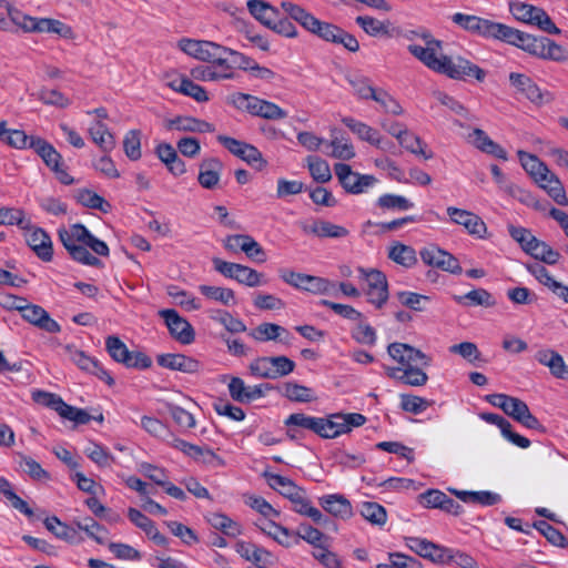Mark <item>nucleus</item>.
Wrapping results in <instances>:
<instances>
[{"instance_id": "nucleus-1", "label": "nucleus", "mask_w": 568, "mask_h": 568, "mask_svg": "<svg viewBox=\"0 0 568 568\" xmlns=\"http://www.w3.org/2000/svg\"><path fill=\"white\" fill-rule=\"evenodd\" d=\"M58 234L69 255L81 264L89 266L101 264L100 260L88 251V247L100 256L109 255L110 251L106 243L91 234L83 224L75 223L68 229H60Z\"/></svg>"}, {"instance_id": "nucleus-2", "label": "nucleus", "mask_w": 568, "mask_h": 568, "mask_svg": "<svg viewBox=\"0 0 568 568\" xmlns=\"http://www.w3.org/2000/svg\"><path fill=\"white\" fill-rule=\"evenodd\" d=\"M509 11L516 20L535 26L548 34L561 33L542 8L523 1H510Z\"/></svg>"}, {"instance_id": "nucleus-3", "label": "nucleus", "mask_w": 568, "mask_h": 568, "mask_svg": "<svg viewBox=\"0 0 568 568\" xmlns=\"http://www.w3.org/2000/svg\"><path fill=\"white\" fill-rule=\"evenodd\" d=\"M366 417L358 413L332 414L328 417H320L317 435L323 438H336L349 433L354 427L364 425Z\"/></svg>"}, {"instance_id": "nucleus-4", "label": "nucleus", "mask_w": 568, "mask_h": 568, "mask_svg": "<svg viewBox=\"0 0 568 568\" xmlns=\"http://www.w3.org/2000/svg\"><path fill=\"white\" fill-rule=\"evenodd\" d=\"M295 368V363L286 356H263L252 361L248 369L257 378L276 379L287 376Z\"/></svg>"}, {"instance_id": "nucleus-5", "label": "nucleus", "mask_w": 568, "mask_h": 568, "mask_svg": "<svg viewBox=\"0 0 568 568\" xmlns=\"http://www.w3.org/2000/svg\"><path fill=\"white\" fill-rule=\"evenodd\" d=\"M232 101L237 109L247 111L254 116L267 120H281L287 116V112L277 104L246 93H236Z\"/></svg>"}, {"instance_id": "nucleus-6", "label": "nucleus", "mask_w": 568, "mask_h": 568, "mask_svg": "<svg viewBox=\"0 0 568 568\" xmlns=\"http://www.w3.org/2000/svg\"><path fill=\"white\" fill-rule=\"evenodd\" d=\"M334 172L343 189L354 195L368 192V190L374 187L378 182L374 175L354 172L352 168L345 163H336L334 165Z\"/></svg>"}, {"instance_id": "nucleus-7", "label": "nucleus", "mask_w": 568, "mask_h": 568, "mask_svg": "<svg viewBox=\"0 0 568 568\" xmlns=\"http://www.w3.org/2000/svg\"><path fill=\"white\" fill-rule=\"evenodd\" d=\"M438 73L445 74L454 80H467L475 78L477 81L483 82L486 78V72L474 64L469 60L457 57L455 59L442 54V63Z\"/></svg>"}, {"instance_id": "nucleus-8", "label": "nucleus", "mask_w": 568, "mask_h": 568, "mask_svg": "<svg viewBox=\"0 0 568 568\" xmlns=\"http://www.w3.org/2000/svg\"><path fill=\"white\" fill-rule=\"evenodd\" d=\"M214 270L227 278L235 280L248 287L262 285V274L246 265L226 262L220 257L212 258Z\"/></svg>"}, {"instance_id": "nucleus-9", "label": "nucleus", "mask_w": 568, "mask_h": 568, "mask_svg": "<svg viewBox=\"0 0 568 568\" xmlns=\"http://www.w3.org/2000/svg\"><path fill=\"white\" fill-rule=\"evenodd\" d=\"M280 277L286 284L313 294H328L335 286L326 278L297 273L287 268L280 271Z\"/></svg>"}, {"instance_id": "nucleus-10", "label": "nucleus", "mask_w": 568, "mask_h": 568, "mask_svg": "<svg viewBox=\"0 0 568 568\" xmlns=\"http://www.w3.org/2000/svg\"><path fill=\"white\" fill-rule=\"evenodd\" d=\"M361 277L366 281L368 303L373 304L376 308H382L388 300V283L385 274L378 270L358 268Z\"/></svg>"}, {"instance_id": "nucleus-11", "label": "nucleus", "mask_w": 568, "mask_h": 568, "mask_svg": "<svg viewBox=\"0 0 568 568\" xmlns=\"http://www.w3.org/2000/svg\"><path fill=\"white\" fill-rule=\"evenodd\" d=\"M31 149L42 159L48 168H50L57 175V179L65 185L73 183V178L67 172L61 163V154L54 149L52 144L39 138L32 140Z\"/></svg>"}, {"instance_id": "nucleus-12", "label": "nucleus", "mask_w": 568, "mask_h": 568, "mask_svg": "<svg viewBox=\"0 0 568 568\" xmlns=\"http://www.w3.org/2000/svg\"><path fill=\"white\" fill-rule=\"evenodd\" d=\"M387 353L399 364L397 368H408L416 365L428 367L432 363L430 356L405 343L389 344Z\"/></svg>"}, {"instance_id": "nucleus-13", "label": "nucleus", "mask_w": 568, "mask_h": 568, "mask_svg": "<svg viewBox=\"0 0 568 568\" xmlns=\"http://www.w3.org/2000/svg\"><path fill=\"white\" fill-rule=\"evenodd\" d=\"M446 212L450 221L457 225L464 226L470 236L479 240L488 237L487 225L476 213L455 206H448Z\"/></svg>"}, {"instance_id": "nucleus-14", "label": "nucleus", "mask_w": 568, "mask_h": 568, "mask_svg": "<svg viewBox=\"0 0 568 568\" xmlns=\"http://www.w3.org/2000/svg\"><path fill=\"white\" fill-rule=\"evenodd\" d=\"M179 48L190 57L210 63L217 52H225L226 47L206 40L183 38L178 43Z\"/></svg>"}, {"instance_id": "nucleus-15", "label": "nucleus", "mask_w": 568, "mask_h": 568, "mask_svg": "<svg viewBox=\"0 0 568 568\" xmlns=\"http://www.w3.org/2000/svg\"><path fill=\"white\" fill-rule=\"evenodd\" d=\"M526 52L542 60L555 62L568 61V51L546 37H535Z\"/></svg>"}, {"instance_id": "nucleus-16", "label": "nucleus", "mask_w": 568, "mask_h": 568, "mask_svg": "<svg viewBox=\"0 0 568 568\" xmlns=\"http://www.w3.org/2000/svg\"><path fill=\"white\" fill-rule=\"evenodd\" d=\"M159 315L164 320L171 335L182 344H190L194 341L192 325L181 317L175 310H161Z\"/></svg>"}, {"instance_id": "nucleus-17", "label": "nucleus", "mask_w": 568, "mask_h": 568, "mask_svg": "<svg viewBox=\"0 0 568 568\" xmlns=\"http://www.w3.org/2000/svg\"><path fill=\"white\" fill-rule=\"evenodd\" d=\"M407 50L428 69L438 72L442 63V55L437 57V54L442 51V41L436 39L425 43L424 47L412 43L408 44Z\"/></svg>"}, {"instance_id": "nucleus-18", "label": "nucleus", "mask_w": 568, "mask_h": 568, "mask_svg": "<svg viewBox=\"0 0 568 568\" xmlns=\"http://www.w3.org/2000/svg\"><path fill=\"white\" fill-rule=\"evenodd\" d=\"M216 139L230 153L251 165L263 161L262 153L250 143L227 135H217Z\"/></svg>"}, {"instance_id": "nucleus-19", "label": "nucleus", "mask_w": 568, "mask_h": 568, "mask_svg": "<svg viewBox=\"0 0 568 568\" xmlns=\"http://www.w3.org/2000/svg\"><path fill=\"white\" fill-rule=\"evenodd\" d=\"M26 239L30 248L43 262H50L53 258V247L50 235L41 227L31 224L30 230H26Z\"/></svg>"}, {"instance_id": "nucleus-20", "label": "nucleus", "mask_w": 568, "mask_h": 568, "mask_svg": "<svg viewBox=\"0 0 568 568\" xmlns=\"http://www.w3.org/2000/svg\"><path fill=\"white\" fill-rule=\"evenodd\" d=\"M230 396L239 403H251L264 396V389L270 390V384L255 385L253 387L246 386L244 381L240 377H232L229 385Z\"/></svg>"}, {"instance_id": "nucleus-21", "label": "nucleus", "mask_w": 568, "mask_h": 568, "mask_svg": "<svg viewBox=\"0 0 568 568\" xmlns=\"http://www.w3.org/2000/svg\"><path fill=\"white\" fill-rule=\"evenodd\" d=\"M21 316L24 321L48 333H59L61 331L58 322L51 318L49 313L40 305L28 302L21 312Z\"/></svg>"}, {"instance_id": "nucleus-22", "label": "nucleus", "mask_w": 568, "mask_h": 568, "mask_svg": "<svg viewBox=\"0 0 568 568\" xmlns=\"http://www.w3.org/2000/svg\"><path fill=\"white\" fill-rule=\"evenodd\" d=\"M164 128L169 132L206 133L215 130L214 125L190 115H179L164 121Z\"/></svg>"}, {"instance_id": "nucleus-23", "label": "nucleus", "mask_w": 568, "mask_h": 568, "mask_svg": "<svg viewBox=\"0 0 568 568\" xmlns=\"http://www.w3.org/2000/svg\"><path fill=\"white\" fill-rule=\"evenodd\" d=\"M504 413L529 429H542L540 422L530 413L528 405L517 397H510Z\"/></svg>"}, {"instance_id": "nucleus-24", "label": "nucleus", "mask_w": 568, "mask_h": 568, "mask_svg": "<svg viewBox=\"0 0 568 568\" xmlns=\"http://www.w3.org/2000/svg\"><path fill=\"white\" fill-rule=\"evenodd\" d=\"M155 154L174 176L183 175L186 172L185 162L178 155L172 144L162 142L155 146Z\"/></svg>"}, {"instance_id": "nucleus-25", "label": "nucleus", "mask_w": 568, "mask_h": 568, "mask_svg": "<svg viewBox=\"0 0 568 568\" xmlns=\"http://www.w3.org/2000/svg\"><path fill=\"white\" fill-rule=\"evenodd\" d=\"M321 507L334 517L347 519L353 515L349 500L341 494H329L320 497Z\"/></svg>"}, {"instance_id": "nucleus-26", "label": "nucleus", "mask_w": 568, "mask_h": 568, "mask_svg": "<svg viewBox=\"0 0 568 568\" xmlns=\"http://www.w3.org/2000/svg\"><path fill=\"white\" fill-rule=\"evenodd\" d=\"M223 163L217 158L204 159L200 164L197 181L204 189H214L221 178Z\"/></svg>"}, {"instance_id": "nucleus-27", "label": "nucleus", "mask_w": 568, "mask_h": 568, "mask_svg": "<svg viewBox=\"0 0 568 568\" xmlns=\"http://www.w3.org/2000/svg\"><path fill=\"white\" fill-rule=\"evenodd\" d=\"M509 82L518 92L524 94L532 103H542L544 95L539 87L530 77L524 73L511 72Z\"/></svg>"}, {"instance_id": "nucleus-28", "label": "nucleus", "mask_w": 568, "mask_h": 568, "mask_svg": "<svg viewBox=\"0 0 568 568\" xmlns=\"http://www.w3.org/2000/svg\"><path fill=\"white\" fill-rule=\"evenodd\" d=\"M158 364L162 367L193 374L200 368V363L183 354H162L158 356Z\"/></svg>"}, {"instance_id": "nucleus-29", "label": "nucleus", "mask_w": 568, "mask_h": 568, "mask_svg": "<svg viewBox=\"0 0 568 568\" xmlns=\"http://www.w3.org/2000/svg\"><path fill=\"white\" fill-rule=\"evenodd\" d=\"M389 377L399 381L409 386H424L428 381V375L423 371V366L416 365L408 368H388Z\"/></svg>"}, {"instance_id": "nucleus-30", "label": "nucleus", "mask_w": 568, "mask_h": 568, "mask_svg": "<svg viewBox=\"0 0 568 568\" xmlns=\"http://www.w3.org/2000/svg\"><path fill=\"white\" fill-rule=\"evenodd\" d=\"M256 526L264 534L272 537L275 541L286 548L297 545V539H294V532L273 520H261Z\"/></svg>"}, {"instance_id": "nucleus-31", "label": "nucleus", "mask_w": 568, "mask_h": 568, "mask_svg": "<svg viewBox=\"0 0 568 568\" xmlns=\"http://www.w3.org/2000/svg\"><path fill=\"white\" fill-rule=\"evenodd\" d=\"M290 500L293 504V510L295 513L310 517L317 525H325L328 523V518L325 517L322 511L314 507L306 498L303 489H301L297 495L292 497Z\"/></svg>"}, {"instance_id": "nucleus-32", "label": "nucleus", "mask_w": 568, "mask_h": 568, "mask_svg": "<svg viewBox=\"0 0 568 568\" xmlns=\"http://www.w3.org/2000/svg\"><path fill=\"white\" fill-rule=\"evenodd\" d=\"M342 122L361 140L366 141L377 148H383L381 135L374 128L352 116L342 118Z\"/></svg>"}, {"instance_id": "nucleus-33", "label": "nucleus", "mask_w": 568, "mask_h": 568, "mask_svg": "<svg viewBox=\"0 0 568 568\" xmlns=\"http://www.w3.org/2000/svg\"><path fill=\"white\" fill-rule=\"evenodd\" d=\"M535 358L539 364L547 366L556 378L562 379L567 376L565 373H567L568 366L559 353L552 349H540L536 353Z\"/></svg>"}, {"instance_id": "nucleus-34", "label": "nucleus", "mask_w": 568, "mask_h": 568, "mask_svg": "<svg viewBox=\"0 0 568 568\" xmlns=\"http://www.w3.org/2000/svg\"><path fill=\"white\" fill-rule=\"evenodd\" d=\"M281 8L284 12L298 24H301L306 31L313 32L315 26H317L318 19L311 12L305 10L303 7L293 3L291 1H282Z\"/></svg>"}, {"instance_id": "nucleus-35", "label": "nucleus", "mask_w": 568, "mask_h": 568, "mask_svg": "<svg viewBox=\"0 0 568 568\" xmlns=\"http://www.w3.org/2000/svg\"><path fill=\"white\" fill-rule=\"evenodd\" d=\"M305 233H312L320 237L342 239L346 237L349 232L342 225L334 224L329 221H316L312 225H304Z\"/></svg>"}, {"instance_id": "nucleus-36", "label": "nucleus", "mask_w": 568, "mask_h": 568, "mask_svg": "<svg viewBox=\"0 0 568 568\" xmlns=\"http://www.w3.org/2000/svg\"><path fill=\"white\" fill-rule=\"evenodd\" d=\"M4 121L0 122V140L8 145L16 149H31L32 140L39 139V136L27 135L22 130L7 129Z\"/></svg>"}, {"instance_id": "nucleus-37", "label": "nucleus", "mask_w": 568, "mask_h": 568, "mask_svg": "<svg viewBox=\"0 0 568 568\" xmlns=\"http://www.w3.org/2000/svg\"><path fill=\"white\" fill-rule=\"evenodd\" d=\"M246 7L248 12L268 29L273 20L278 17V10L263 0H248Z\"/></svg>"}, {"instance_id": "nucleus-38", "label": "nucleus", "mask_w": 568, "mask_h": 568, "mask_svg": "<svg viewBox=\"0 0 568 568\" xmlns=\"http://www.w3.org/2000/svg\"><path fill=\"white\" fill-rule=\"evenodd\" d=\"M388 258L405 268H412L417 264L416 251L400 242H395L389 246Z\"/></svg>"}, {"instance_id": "nucleus-39", "label": "nucleus", "mask_w": 568, "mask_h": 568, "mask_svg": "<svg viewBox=\"0 0 568 568\" xmlns=\"http://www.w3.org/2000/svg\"><path fill=\"white\" fill-rule=\"evenodd\" d=\"M408 546L417 555L433 561H444L445 559V549L426 539L409 538Z\"/></svg>"}, {"instance_id": "nucleus-40", "label": "nucleus", "mask_w": 568, "mask_h": 568, "mask_svg": "<svg viewBox=\"0 0 568 568\" xmlns=\"http://www.w3.org/2000/svg\"><path fill=\"white\" fill-rule=\"evenodd\" d=\"M169 85L176 92L193 98L196 102H206L207 93L203 87L194 83L192 80L181 77L172 80Z\"/></svg>"}, {"instance_id": "nucleus-41", "label": "nucleus", "mask_w": 568, "mask_h": 568, "mask_svg": "<svg viewBox=\"0 0 568 568\" xmlns=\"http://www.w3.org/2000/svg\"><path fill=\"white\" fill-rule=\"evenodd\" d=\"M89 134L92 141L103 151L110 152L115 146L113 134L108 126L100 120L93 122L89 128Z\"/></svg>"}, {"instance_id": "nucleus-42", "label": "nucleus", "mask_w": 568, "mask_h": 568, "mask_svg": "<svg viewBox=\"0 0 568 568\" xmlns=\"http://www.w3.org/2000/svg\"><path fill=\"white\" fill-rule=\"evenodd\" d=\"M473 135L476 148L481 152L504 161L508 159L506 150L493 141L481 129H475Z\"/></svg>"}, {"instance_id": "nucleus-43", "label": "nucleus", "mask_w": 568, "mask_h": 568, "mask_svg": "<svg viewBox=\"0 0 568 568\" xmlns=\"http://www.w3.org/2000/svg\"><path fill=\"white\" fill-rule=\"evenodd\" d=\"M490 172L499 189L503 190L508 195L516 197L521 202H525L529 197V193H527L525 190H523L515 183L510 182L498 165H490Z\"/></svg>"}, {"instance_id": "nucleus-44", "label": "nucleus", "mask_w": 568, "mask_h": 568, "mask_svg": "<svg viewBox=\"0 0 568 568\" xmlns=\"http://www.w3.org/2000/svg\"><path fill=\"white\" fill-rule=\"evenodd\" d=\"M45 528L51 531L55 537L65 541L75 544L80 542L82 538L79 537L78 530L59 520L57 517H49L44 520Z\"/></svg>"}, {"instance_id": "nucleus-45", "label": "nucleus", "mask_w": 568, "mask_h": 568, "mask_svg": "<svg viewBox=\"0 0 568 568\" xmlns=\"http://www.w3.org/2000/svg\"><path fill=\"white\" fill-rule=\"evenodd\" d=\"M0 225H17L21 230H30L31 219L19 207H0Z\"/></svg>"}, {"instance_id": "nucleus-46", "label": "nucleus", "mask_w": 568, "mask_h": 568, "mask_svg": "<svg viewBox=\"0 0 568 568\" xmlns=\"http://www.w3.org/2000/svg\"><path fill=\"white\" fill-rule=\"evenodd\" d=\"M264 477L266 478L267 484L270 485V487L272 489L277 490L281 495L286 497L287 499H291L292 497L297 495V493L302 489L290 478L277 475V474H272V473L265 471Z\"/></svg>"}, {"instance_id": "nucleus-47", "label": "nucleus", "mask_w": 568, "mask_h": 568, "mask_svg": "<svg viewBox=\"0 0 568 568\" xmlns=\"http://www.w3.org/2000/svg\"><path fill=\"white\" fill-rule=\"evenodd\" d=\"M207 521L213 528L221 530L226 536L236 537L242 534L241 525L224 514L212 513L207 516Z\"/></svg>"}, {"instance_id": "nucleus-48", "label": "nucleus", "mask_w": 568, "mask_h": 568, "mask_svg": "<svg viewBox=\"0 0 568 568\" xmlns=\"http://www.w3.org/2000/svg\"><path fill=\"white\" fill-rule=\"evenodd\" d=\"M454 300L459 304H466L470 306L491 307L496 304L493 295L485 288L471 290L465 295L454 296Z\"/></svg>"}, {"instance_id": "nucleus-49", "label": "nucleus", "mask_w": 568, "mask_h": 568, "mask_svg": "<svg viewBox=\"0 0 568 568\" xmlns=\"http://www.w3.org/2000/svg\"><path fill=\"white\" fill-rule=\"evenodd\" d=\"M73 524L77 526L79 530L84 531L89 538L93 539L95 542L103 545L105 542V536L108 535V529L100 525L97 520L91 517H85L83 519H74Z\"/></svg>"}, {"instance_id": "nucleus-50", "label": "nucleus", "mask_w": 568, "mask_h": 568, "mask_svg": "<svg viewBox=\"0 0 568 568\" xmlns=\"http://www.w3.org/2000/svg\"><path fill=\"white\" fill-rule=\"evenodd\" d=\"M282 394L287 399L296 403H311L316 399L312 388L293 382L283 385Z\"/></svg>"}, {"instance_id": "nucleus-51", "label": "nucleus", "mask_w": 568, "mask_h": 568, "mask_svg": "<svg viewBox=\"0 0 568 568\" xmlns=\"http://www.w3.org/2000/svg\"><path fill=\"white\" fill-rule=\"evenodd\" d=\"M286 329L274 323H262L252 329L248 335L257 342L277 341Z\"/></svg>"}, {"instance_id": "nucleus-52", "label": "nucleus", "mask_w": 568, "mask_h": 568, "mask_svg": "<svg viewBox=\"0 0 568 568\" xmlns=\"http://www.w3.org/2000/svg\"><path fill=\"white\" fill-rule=\"evenodd\" d=\"M526 253L547 264H556L560 257V254L557 251L552 250L546 242L540 241L537 237L534 240Z\"/></svg>"}, {"instance_id": "nucleus-53", "label": "nucleus", "mask_w": 568, "mask_h": 568, "mask_svg": "<svg viewBox=\"0 0 568 568\" xmlns=\"http://www.w3.org/2000/svg\"><path fill=\"white\" fill-rule=\"evenodd\" d=\"M517 155L523 169L534 179V181H536L544 172H547V165L536 155L523 150H519Z\"/></svg>"}, {"instance_id": "nucleus-54", "label": "nucleus", "mask_w": 568, "mask_h": 568, "mask_svg": "<svg viewBox=\"0 0 568 568\" xmlns=\"http://www.w3.org/2000/svg\"><path fill=\"white\" fill-rule=\"evenodd\" d=\"M64 353L80 369L91 373L98 367V361L73 345H65Z\"/></svg>"}, {"instance_id": "nucleus-55", "label": "nucleus", "mask_w": 568, "mask_h": 568, "mask_svg": "<svg viewBox=\"0 0 568 568\" xmlns=\"http://www.w3.org/2000/svg\"><path fill=\"white\" fill-rule=\"evenodd\" d=\"M376 205L383 210L393 211H408L414 207V203L407 197L390 193L381 195L376 201Z\"/></svg>"}, {"instance_id": "nucleus-56", "label": "nucleus", "mask_w": 568, "mask_h": 568, "mask_svg": "<svg viewBox=\"0 0 568 568\" xmlns=\"http://www.w3.org/2000/svg\"><path fill=\"white\" fill-rule=\"evenodd\" d=\"M0 493L4 495L14 509L28 517L33 516V510L12 490L10 481L2 476H0Z\"/></svg>"}, {"instance_id": "nucleus-57", "label": "nucleus", "mask_w": 568, "mask_h": 568, "mask_svg": "<svg viewBox=\"0 0 568 568\" xmlns=\"http://www.w3.org/2000/svg\"><path fill=\"white\" fill-rule=\"evenodd\" d=\"M235 550L243 559L254 564L264 561L265 557L268 556V552L265 549L244 540L236 542Z\"/></svg>"}, {"instance_id": "nucleus-58", "label": "nucleus", "mask_w": 568, "mask_h": 568, "mask_svg": "<svg viewBox=\"0 0 568 568\" xmlns=\"http://www.w3.org/2000/svg\"><path fill=\"white\" fill-rule=\"evenodd\" d=\"M306 162L308 171L316 182L325 183L332 179L329 165L325 160L317 156H308Z\"/></svg>"}, {"instance_id": "nucleus-59", "label": "nucleus", "mask_w": 568, "mask_h": 568, "mask_svg": "<svg viewBox=\"0 0 568 568\" xmlns=\"http://www.w3.org/2000/svg\"><path fill=\"white\" fill-rule=\"evenodd\" d=\"M32 399L44 407H49L55 410L60 416L62 415L67 403L61 398V396L44 392V390H33Z\"/></svg>"}, {"instance_id": "nucleus-60", "label": "nucleus", "mask_w": 568, "mask_h": 568, "mask_svg": "<svg viewBox=\"0 0 568 568\" xmlns=\"http://www.w3.org/2000/svg\"><path fill=\"white\" fill-rule=\"evenodd\" d=\"M508 30L509 26L507 24L484 19L480 30L478 32V37L506 42Z\"/></svg>"}, {"instance_id": "nucleus-61", "label": "nucleus", "mask_w": 568, "mask_h": 568, "mask_svg": "<svg viewBox=\"0 0 568 568\" xmlns=\"http://www.w3.org/2000/svg\"><path fill=\"white\" fill-rule=\"evenodd\" d=\"M8 16L10 18L11 26L14 24L26 32H38L39 19L27 16L10 6H8Z\"/></svg>"}, {"instance_id": "nucleus-62", "label": "nucleus", "mask_w": 568, "mask_h": 568, "mask_svg": "<svg viewBox=\"0 0 568 568\" xmlns=\"http://www.w3.org/2000/svg\"><path fill=\"white\" fill-rule=\"evenodd\" d=\"M78 202L85 207L99 210L103 213H108L111 210V204L106 200L87 189L79 192Z\"/></svg>"}, {"instance_id": "nucleus-63", "label": "nucleus", "mask_w": 568, "mask_h": 568, "mask_svg": "<svg viewBox=\"0 0 568 568\" xmlns=\"http://www.w3.org/2000/svg\"><path fill=\"white\" fill-rule=\"evenodd\" d=\"M398 143L410 153L422 155L425 160L433 158L432 152H426V145L420 140V138L409 132L408 130L402 135V138L398 140Z\"/></svg>"}, {"instance_id": "nucleus-64", "label": "nucleus", "mask_w": 568, "mask_h": 568, "mask_svg": "<svg viewBox=\"0 0 568 568\" xmlns=\"http://www.w3.org/2000/svg\"><path fill=\"white\" fill-rule=\"evenodd\" d=\"M84 454L99 467H109L114 462V457L109 453V450L97 443H90L84 448Z\"/></svg>"}]
</instances>
